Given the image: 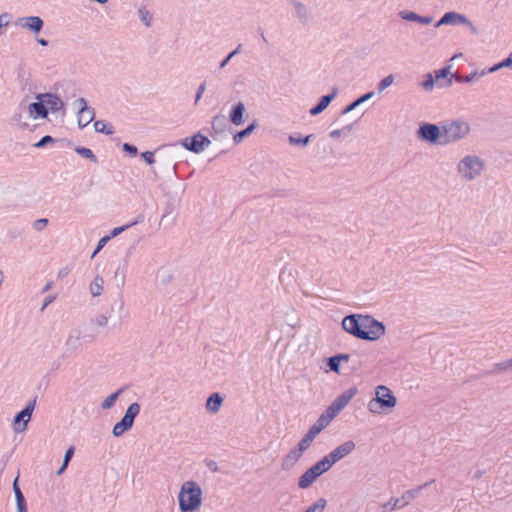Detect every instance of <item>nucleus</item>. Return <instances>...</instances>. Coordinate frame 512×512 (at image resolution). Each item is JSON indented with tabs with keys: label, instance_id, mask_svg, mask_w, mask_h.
Wrapping results in <instances>:
<instances>
[{
	"label": "nucleus",
	"instance_id": "f257e3e1",
	"mask_svg": "<svg viewBox=\"0 0 512 512\" xmlns=\"http://www.w3.org/2000/svg\"><path fill=\"white\" fill-rule=\"evenodd\" d=\"M343 329L363 340H376L384 332V325L369 316L348 315L342 321Z\"/></svg>",
	"mask_w": 512,
	"mask_h": 512
},
{
	"label": "nucleus",
	"instance_id": "f03ea898",
	"mask_svg": "<svg viewBox=\"0 0 512 512\" xmlns=\"http://www.w3.org/2000/svg\"><path fill=\"white\" fill-rule=\"evenodd\" d=\"M203 502L201 486L194 480L184 481L178 493V504L181 512H196Z\"/></svg>",
	"mask_w": 512,
	"mask_h": 512
},
{
	"label": "nucleus",
	"instance_id": "7ed1b4c3",
	"mask_svg": "<svg viewBox=\"0 0 512 512\" xmlns=\"http://www.w3.org/2000/svg\"><path fill=\"white\" fill-rule=\"evenodd\" d=\"M470 133V125L464 120H452L442 123L441 145H448L464 139Z\"/></svg>",
	"mask_w": 512,
	"mask_h": 512
},
{
	"label": "nucleus",
	"instance_id": "20e7f679",
	"mask_svg": "<svg viewBox=\"0 0 512 512\" xmlns=\"http://www.w3.org/2000/svg\"><path fill=\"white\" fill-rule=\"evenodd\" d=\"M483 169L484 161L475 155L465 156L457 165V171L465 181L476 179L481 175Z\"/></svg>",
	"mask_w": 512,
	"mask_h": 512
},
{
	"label": "nucleus",
	"instance_id": "39448f33",
	"mask_svg": "<svg viewBox=\"0 0 512 512\" xmlns=\"http://www.w3.org/2000/svg\"><path fill=\"white\" fill-rule=\"evenodd\" d=\"M416 136L421 141L441 145L442 125L438 126L437 124L427 122L420 123L416 131Z\"/></svg>",
	"mask_w": 512,
	"mask_h": 512
},
{
	"label": "nucleus",
	"instance_id": "423d86ee",
	"mask_svg": "<svg viewBox=\"0 0 512 512\" xmlns=\"http://www.w3.org/2000/svg\"><path fill=\"white\" fill-rule=\"evenodd\" d=\"M140 409V405L137 402L129 405L123 418L113 427L112 433L114 437H120L132 428L135 418L140 413Z\"/></svg>",
	"mask_w": 512,
	"mask_h": 512
},
{
	"label": "nucleus",
	"instance_id": "0eeeda50",
	"mask_svg": "<svg viewBox=\"0 0 512 512\" xmlns=\"http://www.w3.org/2000/svg\"><path fill=\"white\" fill-rule=\"evenodd\" d=\"M357 393L358 389L356 386L350 387L337 396L327 409H329L330 413L336 417Z\"/></svg>",
	"mask_w": 512,
	"mask_h": 512
},
{
	"label": "nucleus",
	"instance_id": "6e6552de",
	"mask_svg": "<svg viewBox=\"0 0 512 512\" xmlns=\"http://www.w3.org/2000/svg\"><path fill=\"white\" fill-rule=\"evenodd\" d=\"M36 398L30 401L26 407L16 414L13 421V428L15 432H22L26 429L28 422L30 421L31 415L35 409Z\"/></svg>",
	"mask_w": 512,
	"mask_h": 512
},
{
	"label": "nucleus",
	"instance_id": "1a4fd4ad",
	"mask_svg": "<svg viewBox=\"0 0 512 512\" xmlns=\"http://www.w3.org/2000/svg\"><path fill=\"white\" fill-rule=\"evenodd\" d=\"M36 100H41L46 105L48 113H57L65 110L64 101L54 93H39L36 95Z\"/></svg>",
	"mask_w": 512,
	"mask_h": 512
},
{
	"label": "nucleus",
	"instance_id": "9d476101",
	"mask_svg": "<svg viewBox=\"0 0 512 512\" xmlns=\"http://www.w3.org/2000/svg\"><path fill=\"white\" fill-rule=\"evenodd\" d=\"M355 448V442L352 440H348L334 448L330 453L326 455V457L333 466L335 463L351 454L355 450Z\"/></svg>",
	"mask_w": 512,
	"mask_h": 512
},
{
	"label": "nucleus",
	"instance_id": "9b49d317",
	"mask_svg": "<svg viewBox=\"0 0 512 512\" xmlns=\"http://www.w3.org/2000/svg\"><path fill=\"white\" fill-rule=\"evenodd\" d=\"M15 25L37 34L42 30L44 22L39 16H25L18 18Z\"/></svg>",
	"mask_w": 512,
	"mask_h": 512
},
{
	"label": "nucleus",
	"instance_id": "f8f14e48",
	"mask_svg": "<svg viewBox=\"0 0 512 512\" xmlns=\"http://www.w3.org/2000/svg\"><path fill=\"white\" fill-rule=\"evenodd\" d=\"M367 409L371 414H382L384 411V385L375 388L374 396L367 403Z\"/></svg>",
	"mask_w": 512,
	"mask_h": 512
},
{
	"label": "nucleus",
	"instance_id": "ddd939ff",
	"mask_svg": "<svg viewBox=\"0 0 512 512\" xmlns=\"http://www.w3.org/2000/svg\"><path fill=\"white\" fill-rule=\"evenodd\" d=\"M24 111L28 114L29 117L33 119H46L48 117V109L46 105L41 100H37V102L30 103L29 105H24Z\"/></svg>",
	"mask_w": 512,
	"mask_h": 512
},
{
	"label": "nucleus",
	"instance_id": "4468645a",
	"mask_svg": "<svg viewBox=\"0 0 512 512\" xmlns=\"http://www.w3.org/2000/svg\"><path fill=\"white\" fill-rule=\"evenodd\" d=\"M468 22V18L460 13L450 11L446 12L435 24V28L442 25H459Z\"/></svg>",
	"mask_w": 512,
	"mask_h": 512
},
{
	"label": "nucleus",
	"instance_id": "2eb2a0df",
	"mask_svg": "<svg viewBox=\"0 0 512 512\" xmlns=\"http://www.w3.org/2000/svg\"><path fill=\"white\" fill-rule=\"evenodd\" d=\"M451 66H445L434 72V79L439 88H448L452 85L453 74L450 73Z\"/></svg>",
	"mask_w": 512,
	"mask_h": 512
},
{
	"label": "nucleus",
	"instance_id": "dca6fc26",
	"mask_svg": "<svg viewBox=\"0 0 512 512\" xmlns=\"http://www.w3.org/2000/svg\"><path fill=\"white\" fill-rule=\"evenodd\" d=\"M337 93H338L337 88H333L332 93L322 96L320 101L318 102V104L310 109V111H309L310 115L316 116V115L320 114L321 112H323L328 107V105L331 103V101L337 96Z\"/></svg>",
	"mask_w": 512,
	"mask_h": 512
},
{
	"label": "nucleus",
	"instance_id": "f3484780",
	"mask_svg": "<svg viewBox=\"0 0 512 512\" xmlns=\"http://www.w3.org/2000/svg\"><path fill=\"white\" fill-rule=\"evenodd\" d=\"M303 450L298 446L292 449L283 459L282 461V469L289 470L291 469L302 457Z\"/></svg>",
	"mask_w": 512,
	"mask_h": 512
},
{
	"label": "nucleus",
	"instance_id": "a211bd4d",
	"mask_svg": "<svg viewBox=\"0 0 512 512\" xmlns=\"http://www.w3.org/2000/svg\"><path fill=\"white\" fill-rule=\"evenodd\" d=\"M245 112V105L243 102H238L232 106L229 112V120L234 125H241L243 123V115Z\"/></svg>",
	"mask_w": 512,
	"mask_h": 512
},
{
	"label": "nucleus",
	"instance_id": "6ab92c4d",
	"mask_svg": "<svg viewBox=\"0 0 512 512\" xmlns=\"http://www.w3.org/2000/svg\"><path fill=\"white\" fill-rule=\"evenodd\" d=\"M228 126L227 119L224 115H216L212 118L211 129L216 134H221L226 131Z\"/></svg>",
	"mask_w": 512,
	"mask_h": 512
},
{
	"label": "nucleus",
	"instance_id": "aec40b11",
	"mask_svg": "<svg viewBox=\"0 0 512 512\" xmlns=\"http://www.w3.org/2000/svg\"><path fill=\"white\" fill-rule=\"evenodd\" d=\"M332 464L328 460L326 456H324L321 460L316 462L312 467H310V470L313 472V474L318 478L323 473L327 472L329 469H331Z\"/></svg>",
	"mask_w": 512,
	"mask_h": 512
},
{
	"label": "nucleus",
	"instance_id": "412c9836",
	"mask_svg": "<svg viewBox=\"0 0 512 512\" xmlns=\"http://www.w3.org/2000/svg\"><path fill=\"white\" fill-rule=\"evenodd\" d=\"M223 398L219 393H213L206 401V409L211 413H217L222 405Z\"/></svg>",
	"mask_w": 512,
	"mask_h": 512
},
{
	"label": "nucleus",
	"instance_id": "4be33fe9",
	"mask_svg": "<svg viewBox=\"0 0 512 512\" xmlns=\"http://www.w3.org/2000/svg\"><path fill=\"white\" fill-rule=\"evenodd\" d=\"M199 137L200 133H197L191 138H185L182 142L183 147L194 153L202 152L201 144H199Z\"/></svg>",
	"mask_w": 512,
	"mask_h": 512
},
{
	"label": "nucleus",
	"instance_id": "5701e85b",
	"mask_svg": "<svg viewBox=\"0 0 512 512\" xmlns=\"http://www.w3.org/2000/svg\"><path fill=\"white\" fill-rule=\"evenodd\" d=\"M104 289V279L97 275L94 280L90 283L89 291L93 297L100 296Z\"/></svg>",
	"mask_w": 512,
	"mask_h": 512
},
{
	"label": "nucleus",
	"instance_id": "b1692460",
	"mask_svg": "<svg viewBox=\"0 0 512 512\" xmlns=\"http://www.w3.org/2000/svg\"><path fill=\"white\" fill-rule=\"evenodd\" d=\"M374 95H375L374 92H368V93L364 94L363 96L359 97L358 99H356L355 101H353L352 103L347 105L343 109L342 114H347V113L353 111L355 108H357L361 104L365 103L366 101H368L369 99L374 97Z\"/></svg>",
	"mask_w": 512,
	"mask_h": 512
},
{
	"label": "nucleus",
	"instance_id": "393cba45",
	"mask_svg": "<svg viewBox=\"0 0 512 512\" xmlns=\"http://www.w3.org/2000/svg\"><path fill=\"white\" fill-rule=\"evenodd\" d=\"M316 476L313 474V472L310 470V468L305 471L299 478L298 486L301 489H307L310 487L313 482L316 480Z\"/></svg>",
	"mask_w": 512,
	"mask_h": 512
},
{
	"label": "nucleus",
	"instance_id": "a878e982",
	"mask_svg": "<svg viewBox=\"0 0 512 512\" xmlns=\"http://www.w3.org/2000/svg\"><path fill=\"white\" fill-rule=\"evenodd\" d=\"M257 127L256 121H253L250 125H248L244 130L237 132L233 136V141L235 144H239L242 142V140L249 136Z\"/></svg>",
	"mask_w": 512,
	"mask_h": 512
},
{
	"label": "nucleus",
	"instance_id": "bb28decb",
	"mask_svg": "<svg viewBox=\"0 0 512 512\" xmlns=\"http://www.w3.org/2000/svg\"><path fill=\"white\" fill-rule=\"evenodd\" d=\"M483 75H485V71H482L481 73H478L477 71H473L469 75H466V76H463L460 74H454L453 79L458 83H470V82L474 81L475 79L480 78Z\"/></svg>",
	"mask_w": 512,
	"mask_h": 512
},
{
	"label": "nucleus",
	"instance_id": "cd10ccee",
	"mask_svg": "<svg viewBox=\"0 0 512 512\" xmlns=\"http://www.w3.org/2000/svg\"><path fill=\"white\" fill-rule=\"evenodd\" d=\"M23 112H25L24 111V105L20 104L19 108H18V111L16 113H14V115L12 117V121L18 127L22 128V129H26V128L29 127V124L24 120Z\"/></svg>",
	"mask_w": 512,
	"mask_h": 512
},
{
	"label": "nucleus",
	"instance_id": "c85d7f7f",
	"mask_svg": "<svg viewBox=\"0 0 512 512\" xmlns=\"http://www.w3.org/2000/svg\"><path fill=\"white\" fill-rule=\"evenodd\" d=\"M334 418L335 416L330 413L329 409L326 408V410L318 417L315 424H317V426L323 430L330 424V422Z\"/></svg>",
	"mask_w": 512,
	"mask_h": 512
},
{
	"label": "nucleus",
	"instance_id": "c756f323",
	"mask_svg": "<svg viewBox=\"0 0 512 512\" xmlns=\"http://www.w3.org/2000/svg\"><path fill=\"white\" fill-rule=\"evenodd\" d=\"M74 105L77 106L78 108V113H87V114H91L92 117H95V109L92 108V107H89L87 105V101L85 98H78L75 102H74Z\"/></svg>",
	"mask_w": 512,
	"mask_h": 512
},
{
	"label": "nucleus",
	"instance_id": "7c9ffc66",
	"mask_svg": "<svg viewBox=\"0 0 512 512\" xmlns=\"http://www.w3.org/2000/svg\"><path fill=\"white\" fill-rule=\"evenodd\" d=\"M94 129L96 132L103 133L105 135H111L114 133L113 126L106 124L102 120H97L94 122Z\"/></svg>",
	"mask_w": 512,
	"mask_h": 512
},
{
	"label": "nucleus",
	"instance_id": "2f4dec72",
	"mask_svg": "<svg viewBox=\"0 0 512 512\" xmlns=\"http://www.w3.org/2000/svg\"><path fill=\"white\" fill-rule=\"evenodd\" d=\"M122 391H123V389L120 388L116 392H114L111 395H109L108 397H106L101 404L102 409L107 410V409L112 408L114 406L116 400L118 399L119 395L122 393Z\"/></svg>",
	"mask_w": 512,
	"mask_h": 512
},
{
	"label": "nucleus",
	"instance_id": "473e14b6",
	"mask_svg": "<svg viewBox=\"0 0 512 512\" xmlns=\"http://www.w3.org/2000/svg\"><path fill=\"white\" fill-rule=\"evenodd\" d=\"M142 220H143V217H140V218L136 219L135 221L128 223L126 225H123L120 227H115L114 229L111 230L110 235H107L106 237H110V239H112V238L118 236L119 234H121L122 232H124L125 230H127L128 228L138 224Z\"/></svg>",
	"mask_w": 512,
	"mask_h": 512
},
{
	"label": "nucleus",
	"instance_id": "72a5a7b5",
	"mask_svg": "<svg viewBox=\"0 0 512 512\" xmlns=\"http://www.w3.org/2000/svg\"><path fill=\"white\" fill-rule=\"evenodd\" d=\"M435 85H436V82H435L433 74H431V73L425 74L424 80L420 83V86L426 92H432Z\"/></svg>",
	"mask_w": 512,
	"mask_h": 512
},
{
	"label": "nucleus",
	"instance_id": "f704fd0d",
	"mask_svg": "<svg viewBox=\"0 0 512 512\" xmlns=\"http://www.w3.org/2000/svg\"><path fill=\"white\" fill-rule=\"evenodd\" d=\"M75 151L81 157L89 159L91 162H93L95 164L98 162L97 157L95 156L93 151L91 149H89V148H86V147H76Z\"/></svg>",
	"mask_w": 512,
	"mask_h": 512
},
{
	"label": "nucleus",
	"instance_id": "c9c22d12",
	"mask_svg": "<svg viewBox=\"0 0 512 512\" xmlns=\"http://www.w3.org/2000/svg\"><path fill=\"white\" fill-rule=\"evenodd\" d=\"M80 336L81 333L78 330L71 332L66 339V346L70 349H76L80 341Z\"/></svg>",
	"mask_w": 512,
	"mask_h": 512
},
{
	"label": "nucleus",
	"instance_id": "e433bc0d",
	"mask_svg": "<svg viewBox=\"0 0 512 512\" xmlns=\"http://www.w3.org/2000/svg\"><path fill=\"white\" fill-rule=\"evenodd\" d=\"M503 371H512V358L495 364L491 373H500Z\"/></svg>",
	"mask_w": 512,
	"mask_h": 512
},
{
	"label": "nucleus",
	"instance_id": "4c0bfd02",
	"mask_svg": "<svg viewBox=\"0 0 512 512\" xmlns=\"http://www.w3.org/2000/svg\"><path fill=\"white\" fill-rule=\"evenodd\" d=\"M326 505L327 501L324 498H320L303 512H323Z\"/></svg>",
	"mask_w": 512,
	"mask_h": 512
},
{
	"label": "nucleus",
	"instance_id": "58836bf2",
	"mask_svg": "<svg viewBox=\"0 0 512 512\" xmlns=\"http://www.w3.org/2000/svg\"><path fill=\"white\" fill-rule=\"evenodd\" d=\"M312 137V135H308L304 138H301V137H297L295 135H290L289 138H288V141L291 145H297V146H306L309 141H310V138Z\"/></svg>",
	"mask_w": 512,
	"mask_h": 512
},
{
	"label": "nucleus",
	"instance_id": "ea45409f",
	"mask_svg": "<svg viewBox=\"0 0 512 512\" xmlns=\"http://www.w3.org/2000/svg\"><path fill=\"white\" fill-rule=\"evenodd\" d=\"M504 67H510L512 68V52L508 55L507 58H505L503 61H501L500 63L498 64H495L494 66H492L488 72H495L497 71L498 69L500 68H504Z\"/></svg>",
	"mask_w": 512,
	"mask_h": 512
},
{
	"label": "nucleus",
	"instance_id": "a19ab883",
	"mask_svg": "<svg viewBox=\"0 0 512 512\" xmlns=\"http://www.w3.org/2000/svg\"><path fill=\"white\" fill-rule=\"evenodd\" d=\"M95 117H92L91 114L87 113H78V126L80 128H84L89 125Z\"/></svg>",
	"mask_w": 512,
	"mask_h": 512
},
{
	"label": "nucleus",
	"instance_id": "79ce46f5",
	"mask_svg": "<svg viewBox=\"0 0 512 512\" xmlns=\"http://www.w3.org/2000/svg\"><path fill=\"white\" fill-rule=\"evenodd\" d=\"M315 438L310 435L308 432L304 435V437L299 441L298 447L303 451L308 449Z\"/></svg>",
	"mask_w": 512,
	"mask_h": 512
},
{
	"label": "nucleus",
	"instance_id": "37998d69",
	"mask_svg": "<svg viewBox=\"0 0 512 512\" xmlns=\"http://www.w3.org/2000/svg\"><path fill=\"white\" fill-rule=\"evenodd\" d=\"M388 507H390V510H396L405 507V504L402 503L401 497L391 498L388 502H386V508Z\"/></svg>",
	"mask_w": 512,
	"mask_h": 512
},
{
	"label": "nucleus",
	"instance_id": "c03bdc74",
	"mask_svg": "<svg viewBox=\"0 0 512 512\" xmlns=\"http://www.w3.org/2000/svg\"><path fill=\"white\" fill-rule=\"evenodd\" d=\"M434 482H435V480H434V479H432V480H430V481H428V482H425L424 484H422V485H420V486H418V487H416V488H414V489H410V490H407V491L409 492V494H411V497H412V499L414 500L416 497H418V495L420 494V492H421L424 488H426V487L430 486V485H431L432 483H434Z\"/></svg>",
	"mask_w": 512,
	"mask_h": 512
},
{
	"label": "nucleus",
	"instance_id": "a18cd8bd",
	"mask_svg": "<svg viewBox=\"0 0 512 512\" xmlns=\"http://www.w3.org/2000/svg\"><path fill=\"white\" fill-rule=\"evenodd\" d=\"M55 142H56V139H54L50 135H46V136L42 137L37 143H35L34 147L43 148L46 145H48L49 143H55Z\"/></svg>",
	"mask_w": 512,
	"mask_h": 512
},
{
	"label": "nucleus",
	"instance_id": "49530a36",
	"mask_svg": "<svg viewBox=\"0 0 512 512\" xmlns=\"http://www.w3.org/2000/svg\"><path fill=\"white\" fill-rule=\"evenodd\" d=\"M396 405V397L392 391L386 387V408H392Z\"/></svg>",
	"mask_w": 512,
	"mask_h": 512
},
{
	"label": "nucleus",
	"instance_id": "de8ad7c7",
	"mask_svg": "<svg viewBox=\"0 0 512 512\" xmlns=\"http://www.w3.org/2000/svg\"><path fill=\"white\" fill-rule=\"evenodd\" d=\"M417 15H418L417 13L412 12V11H401V12H399V16L403 20L412 21V22H416V19H418Z\"/></svg>",
	"mask_w": 512,
	"mask_h": 512
},
{
	"label": "nucleus",
	"instance_id": "09e8293b",
	"mask_svg": "<svg viewBox=\"0 0 512 512\" xmlns=\"http://www.w3.org/2000/svg\"><path fill=\"white\" fill-rule=\"evenodd\" d=\"M328 366L332 371L338 372L339 366H340V357H337V356L330 357L328 360Z\"/></svg>",
	"mask_w": 512,
	"mask_h": 512
},
{
	"label": "nucleus",
	"instance_id": "8fccbe9b",
	"mask_svg": "<svg viewBox=\"0 0 512 512\" xmlns=\"http://www.w3.org/2000/svg\"><path fill=\"white\" fill-rule=\"evenodd\" d=\"M350 130H351L350 126H345V127L341 128V129L333 130V131L330 132V137L333 138V139L339 138L343 134H346V133L350 132Z\"/></svg>",
	"mask_w": 512,
	"mask_h": 512
},
{
	"label": "nucleus",
	"instance_id": "3c124183",
	"mask_svg": "<svg viewBox=\"0 0 512 512\" xmlns=\"http://www.w3.org/2000/svg\"><path fill=\"white\" fill-rule=\"evenodd\" d=\"M110 240V237H102L99 241H98V244L96 246V249L94 250V252L92 253L91 255V258H94L101 250L102 248L106 245V243Z\"/></svg>",
	"mask_w": 512,
	"mask_h": 512
},
{
	"label": "nucleus",
	"instance_id": "603ef678",
	"mask_svg": "<svg viewBox=\"0 0 512 512\" xmlns=\"http://www.w3.org/2000/svg\"><path fill=\"white\" fill-rule=\"evenodd\" d=\"M13 491L15 494L16 502L19 501L20 499H21V501L25 500V497H24L20 487L18 486V477L13 482Z\"/></svg>",
	"mask_w": 512,
	"mask_h": 512
},
{
	"label": "nucleus",
	"instance_id": "864d4df0",
	"mask_svg": "<svg viewBox=\"0 0 512 512\" xmlns=\"http://www.w3.org/2000/svg\"><path fill=\"white\" fill-rule=\"evenodd\" d=\"M139 14L141 16V20L145 23V25L148 27L151 25V15L149 12L145 9H140Z\"/></svg>",
	"mask_w": 512,
	"mask_h": 512
},
{
	"label": "nucleus",
	"instance_id": "5fc2aeb1",
	"mask_svg": "<svg viewBox=\"0 0 512 512\" xmlns=\"http://www.w3.org/2000/svg\"><path fill=\"white\" fill-rule=\"evenodd\" d=\"M205 89H206V83L205 82L201 83L198 86L197 91H196V95H195V101H194L195 104H198V102L201 100Z\"/></svg>",
	"mask_w": 512,
	"mask_h": 512
},
{
	"label": "nucleus",
	"instance_id": "6e6d98bb",
	"mask_svg": "<svg viewBox=\"0 0 512 512\" xmlns=\"http://www.w3.org/2000/svg\"><path fill=\"white\" fill-rule=\"evenodd\" d=\"M240 48H241V45H238V47L235 50H233L231 53H229L228 56L221 61L220 68H224L228 64L230 59L239 52Z\"/></svg>",
	"mask_w": 512,
	"mask_h": 512
},
{
	"label": "nucleus",
	"instance_id": "4d7b16f0",
	"mask_svg": "<svg viewBox=\"0 0 512 512\" xmlns=\"http://www.w3.org/2000/svg\"><path fill=\"white\" fill-rule=\"evenodd\" d=\"M294 7L299 15V17H305L306 14H307V9L305 7V5L301 2H296L294 4Z\"/></svg>",
	"mask_w": 512,
	"mask_h": 512
},
{
	"label": "nucleus",
	"instance_id": "13d9d810",
	"mask_svg": "<svg viewBox=\"0 0 512 512\" xmlns=\"http://www.w3.org/2000/svg\"><path fill=\"white\" fill-rule=\"evenodd\" d=\"M141 157L147 162V164L151 165L155 162L154 152L145 151L141 154Z\"/></svg>",
	"mask_w": 512,
	"mask_h": 512
},
{
	"label": "nucleus",
	"instance_id": "bf43d9fd",
	"mask_svg": "<svg viewBox=\"0 0 512 512\" xmlns=\"http://www.w3.org/2000/svg\"><path fill=\"white\" fill-rule=\"evenodd\" d=\"M74 455V447L71 446L69 447L66 452H65V455H64V459H63V462L65 463V466H68L69 462L71 461L72 457Z\"/></svg>",
	"mask_w": 512,
	"mask_h": 512
},
{
	"label": "nucleus",
	"instance_id": "052dcab7",
	"mask_svg": "<svg viewBox=\"0 0 512 512\" xmlns=\"http://www.w3.org/2000/svg\"><path fill=\"white\" fill-rule=\"evenodd\" d=\"M47 223H48V220L46 218L38 219L34 222L33 227L36 230L41 231L42 229H44L46 227Z\"/></svg>",
	"mask_w": 512,
	"mask_h": 512
},
{
	"label": "nucleus",
	"instance_id": "680f3d73",
	"mask_svg": "<svg viewBox=\"0 0 512 512\" xmlns=\"http://www.w3.org/2000/svg\"><path fill=\"white\" fill-rule=\"evenodd\" d=\"M123 150H124L125 152L129 153V154H130V155H132V156L137 155V152H138L137 147H136V146H134V145H131V144H129V143H124V144H123Z\"/></svg>",
	"mask_w": 512,
	"mask_h": 512
},
{
	"label": "nucleus",
	"instance_id": "e2e57ef3",
	"mask_svg": "<svg viewBox=\"0 0 512 512\" xmlns=\"http://www.w3.org/2000/svg\"><path fill=\"white\" fill-rule=\"evenodd\" d=\"M417 18L416 19V22L422 24V25H429L432 23L433 21V17L432 16H421V15H417Z\"/></svg>",
	"mask_w": 512,
	"mask_h": 512
},
{
	"label": "nucleus",
	"instance_id": "0e129e2a",
	"mask_svg": "<svg viewBox=\"0 0 512 512\" xmlns=\"http://www.w3.org/2000/svg\"><path fill=\"white\" fill-rule=\"evenodd\" d=\"M56 299V296L50 295L47 296L43 302L42 307L40 308V311L43 312L48 305H50L54 300Z\"/></svg>",
	"mask_w": 512,
	"mask_h": 512
},
{
	"label": "nucleus",
	"instance_id": "69168bd1",
	"mask_svg": "<svg viewBox=\"0 0 512 512\" xmlns=\"http://www.w3.org/2000/svg\"><path fill=\"white\" fill-rule=\"evenodd\" d=\"M16 506H17V512H27L26 500L21 501V499H20L19 501L16 502Z\"/></svg>",
	"mask_w": 512,
	"mask_h": 512
},
{
	"label": "nucleus",
	"instance_id": "338daca9",
	"mask_svg": "<svg viewBox=\"0 0 512 512\" xmlns=\"http://www.w3.org/2000/svg\"><path fill=\"white\" fill-rule=\"evenodd\" d=\"M322 431L320 427L317 426V424H313L310 429L308 430V433L312 435L314 438Z\"/></svg>",
	"mask_w": 512,
	"mask_h": 512
},
{
	"label": "nucleus",
	"instance_id": "774afa93",
	"mask_svg": "<svg viewBox=\"0 0 512 512\" xmlns=\"http://www.w3.org/2000/svg\"><path fill=\"white\" fill-rule=\"evenodd\" d=\"M211 141L206 137L200 134L199 144H201L202 151L210 145Z\"/></svg>",
	"mask_w": 512,
	"mask_h": 512
}]
</instances>
